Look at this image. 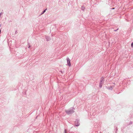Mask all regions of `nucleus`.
<instances>
[{
	"instance_id": "nucleus-8",
	"label": "nucleus",
	"mask_w": 133,
	"mask_h": 133,
	"mask_svg": "<svg viewBox=\"0 0 133 133\" xmlns=\"http://www.w3.org/2000/svg\"><path fill=\"white\" fill-rule=\"evenodd\" d=\"M30 47V46H29V48Z\"/></svg>"
},
{
	"instance_id": "nucleus-3",
	"label": "nucleus",
	"mask_w": 133,
	"mask_h": 133,
	"mask_svg": "<svg viewBox=\"0 0 133 133\" xmlns=\"http://www.w3.org/2000/svg\"><path fill=\"white\" fill-rule=\"evenodd\" d=\"M103 79H101V81L100 83L99 86L100 87H101L102 86V84L103 83Z\"/></svg>"
},
{
	"instance_id": "nucleus-5",
	"label": "nucleus",
	"mask_w": 133,
	"mask_h": 133,
	"mask_svg": "<svg viewBox=\"0 0 133 133\" xmlns=\"http://www.w3.org/2000/svg\"><path fill=\"white\" fill-rule=\"evenodd\" d=\"M131 47L133 48V42H132L131 44Z\"/></svg>"
},
{
	"instance_id": "nucleus-6",
	"label": "nucleus",
	"mask_w": 133,
	"mask_h": 133,
	"mask_svg": "<svg viewBox=\"0 0 133 133\" xmlns=\"http://www.w3.org/2000/svg\"><path fill=\"white\" fill-rule=\"evenodd\" d=\"M79 124L78 123L77 124V125L76 124L75 126H79Z\"/></svg>"
},
{
	"instance_id": "nucleus-1",
	"label": "nucleus",
	"mask_w": 133,
	"mask_h": 133,
	"mask_svg": "<svg viewBox=\"0 0 133 133\" xmlns=\"http://www.w3.org/2000/svg\"><path fill=\"white\" fill-rule=\"evenodd\" d=\"M74 112V110L73 108L72 109L70 110H68L66 111V112L68 114H70Z\"/></svg>"
},
{
	"instance_id": "nucleus-2",
	"label": "nucleus",
	"mask_w": 133,
	"mask_h": 133,
	"mask_svg": "<svg viewBox=\"0 0 133 133\" xmlns=\"http://www.w3.org/2000/svg\"><path fill=\"white\" fill-rule=\"evenodd\" d=\"M67 61L68 65L69 66H70L71 64L70 63V60L69 59V58H67Z\"/></svg>"
},
{
	"instance_id": "nucleus-7",
	"label": "nucleus",
	"mask_w": 133,
	"mask_h": 133,
	"mask_svg": "<svg viewBox=\"0 0 133 133\" xmlns=\"http://www.w3.org/2000/svg\"><path fill=\"white\" fill-rule=\"evenodd\" d=\"M65 133H66V130H65Z\"/></svg>"
},
{
	"instance_id": "nucleus-4",
	"label": "nucleus",
	"mask_w": 133,
	"mask_h": 133,
	"mask_svg": "<svg viewBox=\"0 0 133 133\" xmlns=\"http://www.w3.org/2000/svg\"><path fill=\"white\" fill-rule=\"evenodd\" d=\"M46 9H45V10H44L43 11V13L42 14H43L44 13L45 11H46Z\"/></svg>"
}]
</instances>
